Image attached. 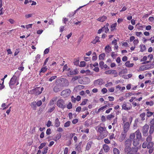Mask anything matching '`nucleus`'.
Returning a JSON list of instances; mask_svg holds the SVG:
<instances>
[{
  "label": "nucleus",
  "mask_w": 154,
  "mask_h": 154,
  "mask_svg": "<svg viewBox=\"0 0 154 154\" xmlns=\"http://www.w3.org/2000/svg\"><path fill=\"white\" fill-rule=\"evenodd\" d=\"M57 105L59 108L62 109H64L66 107L65 101L62 99H60L57 100Z\"/></svg>",
  "instance_id": "nucleus-1"
},
{
  "label": "nucleus",
  "mask_w": 154,
  "mask_h": 154,
  "mask_svg": "<svg viewBox=\"0 0 154 154\" xmlns=\"http://www.w3.org/2000/svg\"><path fill=\"white\" fill-rule=\"evenodd\" d=\"M149 128V126L147 124H146L143 126L142 130L143 136L146 137L148 136Z\"/></svg>",
  "instance_id": "nucleus-2"
},
{
  "label": "nucleus",
  "mask_w": 154,
  "mask_h": 154,
  "mask_svg": "<svg viewBox=\"0 0 154 154\" xmlns=\"http://www.w3.org/2000/svg\"><path fill=\"white\" fill-rule=\"evenodd\" d=\"M60 85L61 87H67L69 84V81L65 78H62L60 79Z\"/></svg>",
  "instance_id": "nucleus-3"
},
{
  "label": "nucleus",
  "mask_w": 154,
  "mask_h": 154,
  "mask_svg": "<svg viewBox=\"0 0 154 154\" xmlns=\"http://www.w3.org/2000/svg\"><path fill=\"white\" fill-rule=\"evenodd\" d=\"M79 72V71L77 69L73 70L72 69L70 68L67 72H66L67 75L69 77L71 76L72 75H77Z\"/></svg>",
  "instance_id": "nucleus-4"
},
{
  "label": "nucleus",
  "mask_w": 154,
  "mask_h": 154,
  "mask_svg": "<svg viewBox=\"0 0 154 154\" xmlns=\"http://www.w3.org/2000/svg\"><path fill=\"white\" fill-rule=\"evenodd\" d=\"M98 131L100 134L101 136L103 138L106 137L107 135V131L105 130H104L102 127L100 126L98 129Z\"/></svg>",
  "instance_id": "nucleus-5"
},
{
  "label": "nucleus",
  "mask_w": 154,
  "mask_h": 154,
  "mask_svg": "<svg viewBox=\"0 0 154 154\" xmlns=\"http://www.w3.org/2000/svg\"><path fill=\"white\" fill-rule=\"evenodd\" d=\"M71 93V91L69 89H67L63 90L61 93L60 95L64 98L69 97Z\"/></svg>",
  "instance_id": "nucleus-6"
},
{
  "label": "nucleus",
  "mask_w": 154,
  "mask_h": 154,
  "mask_svg": "<svg viewBox=\"0 0 154 154\" xmlns=\"http://www.w3.org/2000/svg\"><path fill=\"white\" fill-rule=\"evenodd\" d=\"M17 78V76L15 75H14L11 79L10 80L9 82V86L12 89L13 88L12 86L16 83Z\"/></svg>",
  "instance_id": "nucleus-7"
},
{
  "label": "nucleus",
  "mask_w": 154,
  "mask_h": 154,
  "mask_svg": "<svg viewBox=\"0 0 154 154\" xmlns=\"http://www.w3.org/2000/svg\"><path fill=\"white\" fill-rule=\"evenodd\" d=\"M61 86L59 84L56 85L53 88V91L55 93H57L61 91L62 89L61 88Z\"/></svg>",
  "instance_id": "nucleus-8"
},
{
  "label": "nucleus",
  "mask_w": 154,
  "mask_h": 154,
  "mask_svg": "<svg viewBox=\"0 0 154 154\" xmlns=\"http://www.w3.org/2000/svg\"><path fill=\"white\" fill-rule=\"evenodd\" d=\"M103 83V81L102 79H99L95 80L94 84L95 86L97 85H101Z\"/></svg>",
  "instance_id": "nucleus-9"
},
{
  "label": "nucleus",
  "mask_w": 154,
  "mask_h": 154,
  "mask_svg": "<svg viewBox=\"0 0 154 154\" xmlns=\"http://www.w3.org/2000/svg\"><path fill=\"white\" fill-rule=\"evenodd\" d=\"M135 135H136V139L140 140L142 138V135L140 130L138 129L135 132Z\"/></svg>",
  "instance_id": "nucleus-10"
},
{
  "label": "nucleus",
  "mask_w": 154,
  "mask_h": 154,
  "mask_svg": "<svg viewBox=\"0 0 154 154\" xmlns=\"http://www.w3.org/2000/svg\"><path fill=\"white\" fill-rule=\"evenodd\" d=\"M151 68V65L149 64L143 65L140 67V69L142 71H144L146 69H149Z\"/></svg>",
  "instance_id": "nucleus-11"
},
{
  "label": "nucleus",
  "mask_w": 154,
  "mask_h": 154,
  "mask_svg": "<svg viewBox=\"0 0 154 154\" xmlns=\"http://www.w3.org/2000/svg\"><path fill=\"white\" fill-rule=\"evenodd\" d=\"M130 127V124L129 122H127L125 123L123 127V130L125 131H128Z\"/></svg>",
  "instance_id": "nucleus-12"
},
{
  "label": "nucleus",
  "mask_w": 154,
  "mask_h": 154,
  "mask_svg": "<svg viewBox=\"0 0 154 154\" xmlns=\"http://www.w3.org/2000/svg\"><path fill=\"white\" fill-rule=\"evenodd\" d=\"M140 141L139 140L135 139L133 140V145L135 146H137L139 144Z\"/></svg>",
  "instance_id": "nucleus-13"
},
{
  "label": "nucleus",
  "mask_w": 154,
  "mask_h": 154,
  "mask_svg": "<svg viewBox=\"0 0 154 154\" xmlns=\"http://www.w3.org/2000/svg\"><path fill=\"white\" fill-rule=\"evenodd\" d=\"M60 122L58 118H56L54 122V126L56 127H59L60 125Z\"/></svg>",
  "instance_id": "nucleus-14"
},
{
  "label": "nucleus",
  "mask_w": 154,
  "mask_h": 154,
  "mask_svg": "<svg viewBox=\"0 0 154 154\" xmlns=\"http://www.w3.org/2000/svg\"><path fill=\"white\" fill-rule=\"evenodd\" d=\"M35 92V95H38L40 94L41 93V91H40L39 90V87H37L34 89Z\"/></svg>",
  "instance_id": "nucleus-15"
},
{
  "label": "nucleus",
  "mask_w": 154,
  "mask_h": 154,
  "mask_svg": "<svg viewBox=\"0 0 154 154\" xmlns=\"http://www.w3.org/2000/svg\"><path fill=\"white\" fill-rule=\"evenodd\" d=\"M126 106L127 105L126 103L125 102H124L122 106V109L126 110H130L131 108L130 107H127Z\"/></svg>",
  "instance_id": "nucleus-16"
},
{
  "label": "nucleus",
  "mask_w": 154,
  "mask_h": 154,
  "mask_svg": "<svg viewBox=\"0 0 154 154\" xmlns=\"http://www.w3.org/2000/svg\"><path fill=\"white\" fill-rule=\"evenodd\" d=\"M132 143V141L129 140V139H127L125 141V146H130L131 145Z\"/></svg>",
  "instance_id": "nucleus-17"
},
{
  "label": "nucleus",
  "mask_w": 154,
  "mask_h": 154,
  "mask_svg": "<svg viewBox=\"0 0 154 154\" xmlns=\"http://www.w3.org/2000/svg\"><path fill=\"white\" fill-rule=\"evenodd\" d=\"M103 148L104 152H108L109 150V146L106 144H104L103 145Z\"/></svg>",
  "instance_id": "nucleus-18"
},
{
  "label": "nucleus",
  "mask_w": 154,
  "mask_h": 154,
  "mask_svg": "<svg viewBox=\"0 0 154 154\" xmlns=\"http://www.w3.org/2000/svg\"><path fill=\"white\" fill-rule=\"evenodd\" d=\"M107 19V17L105 16H103L101 17H100L97 19V20L101 22H104Z\"/></svg>",
  "instance_id": "nucleus-19"
},
{
  "label": "nucleus",
  "mask_w": 154,
  "mask_h": 154,
  "mask_svg": "<svg viewBox=\"0 0 154 154\" xmlns=\"http://www.w3.org/2000/svg\"><path fill=\"white\" fill-rule=\"evenodd\" d=\"M40 58V55L39 54H37L35 57V62L37 63H38L41 60Z\"/></svg>",
  "instance_id": "nucleus-20"
},
{
  "label": "nucleus",
  "mask_w": 154,
  "mask_h": 154,
  "mask_svg": "<svg viewBox=\"0 0 154 154\" xmlns=\"http://www.w3.org/2000/svg\"><path fill=\"white\" fill-rule=\"evenodd\" d=\"M105 51L106 53H109L111 51V48L109 45L106 46L105 47Z\"/></svg>",
  "instance_id": "nucleus-21"
},
{
  "label": "nucleus",
  "mask_w": 154,
  "mask_h": 154,
  "mask_svg": "<svg viewBox=\"0 0 154 154\" xmlns=\"http://www.w3.org/2000/svg\"><path fill=\"white\" fill-rule=\"evenodd\" d=\"M125 64L126 66L128 67H132L134 65V64L133 63H130L129 61H127L126 62Z\"/></svg>",
  "instance_id": "nucleus-22"
},
{
  "label": "nucleus",
  "mask_w": 154,
  "mask_h": 154,
  "mask_svg": "<svg viewBox=\"0 0 154 154\" xmlns=\"http://www.w3.org/2000/svg\"><path fill=\"white\" fill-rule=\"evenodd\" d=\"M124 151L125 153L131 152V148L130 146H125Z\"/></svg>",
  "instance_id": "nucleus-23"
},
{
  "label": "nucleus",
  "mask_w": 154,
  "mask_h": 154,
  "mask_svg": "<svg viewBox=\"0 0 154 154\" xmlns=\"http://www.w3.org/2000/svg\"><path fill=\"white\" fill-rule=\"evenodd\" d=\"M135 133H131L130 135L129 139L130 140L132 141H133L134 139H135Z\"/></svg>",
  "instance_id": "nucleus-24"
},
{
  "label": "nucleus",
  "mask_w": 154,
  "mask_h": 154,
  "mask_svg": "<svg viewBox=\"0 0 154 154\" xmlns=\"http://www.w3.org/2000/svg\"><path fill=\"white\" fill-rule=\"evenodd\" d=\"M92 144V142L91 141H89L88 143L86 146V149L87 150H88L90 149L91 147Z\"/></svg>",
  "instance_id": "nucleus-25"
},
{
  "label": "nucleus",
  "mask_w": 154,
  "mask_h": 154,
  "mask_svg": "<svg viewBox=\"0 0 154 154\" xmlns=\"http://www.w3.org/2000/svg\"><path fill=\"white\" fill-rule=\"evenodd\" d=\"M154 131V126H150L149 130V135H151L153 134Z\"/></svg>",
  "instance_id": "nucleus-26"
},
{
  "label": "nucleus",
  "mask_w": 154,
  "mask_h": 154,
  "mask_svg": "<svg viewBox=\"0 0 154 154\" xmlns=\"http://www.w3.org/2000/svg\"><path fill=\"white\" fill-rule=\"evenodd\" d=\"M147 148L149 149L150 148H153L154 145V143L152 142H149L147 143Z\"/></svg>",
  "instance_id": "nucleus-27"
},
{
  "label": "nucleus",
  "mask_w": 154,
  "mask_h": 154,
  "mask_svg": "<svg viewBox=\"0 0 154 154\" xmlns=\"http://www.w3.org/2000/svg\"><path fill=\"white\" fill-rule=\"evenodd\" d=\"M146 139V142L147 143L152 142V136L151 135H148Z\"/></svg>",
  "instance_id": "nucleus-28"
},
{
  "label": "nucleus",
  "mask_w": 154,
  "mask_h": 154,
  "mask_svg": "<svg viewBox=\"0 0 154 154\" xmlns=\"http://www.w3.org/2000/svg\"><path fill=\"white\" fill-rule=\"evenodd\" d=\"M113 154H119L120 151L117 148H115L113 149Z\"/></svg>",
  "instance_id": "nucleus-29"
},
{
  "label": "nucleus",
  "mask_w": 154,
  "mask_h": 154,
  "mask_svg": "<svg viewBox=\"0 0 154 154\" xmlns=\"http://www.w3.org/2000/svg\"><path fill=\"white\" fill-rule=\"evenodd\" d=\"M69 69L70 68L68 67L67 65L66 64L63 67V71L64 72V71H65L66 72H67Z\"/></svg>",
  "instance_id": "nucleus-30"
},
{
  "label": "nucleus",
  "mask_w": 154,
  "mask_h": 154,
  "mask_svg": "<svg viewBox=\"0 0 154 154\" xmlns=\"http://www.w3.org/2000/svg\"><path fill=\"white\" fill-rule=\"evenodd\" d=\"M36 102L35 101L31 103V106L33 109H35L36 108Z\"/></svg>",
  "instance_id": "nucleus-31"
},
{
  "label": "nucleus",
  "mask_w": 154,
  "mask_h": 154,
  "mask_svg": "<svg viewBox=\"0 0 154 154\" xmlns=\"http://www.w3.org/2000/svg\"><path fill=\"white\" fill-rule=\"evenodd\" d=\"M140 51L141 52H143L146 49V47L145 45H140Z\"/></svg>",
  "instance_id": "nucleus-32"
},
{
  "label": "nucleus",
  "mask_w": 154,
  "mask_h": 154,
  "mask_svg": "<svg viewBox=\"0 0 154 154\" xmlns=\"http://www.w3.org/2000/svg\"><path fill=\"white\" fill-rule=\"evenodd\" d=\"M105 57L104 53H102L100 54L99 56V59L100 60H103Z\"/></svg>",
  "instance_id": "nucleus-33"
},
{
  "label": "nucleus",
  "mask_w": 154,
  "mask_h": 154,
  "mask_svg": "<svg viewBox=\"0 0 154 154\" xmlns=\"http://www.w3.org/2000/svg\"><path fill=\"white\" fill-rule=\"evenodd\" d=\"M146 114L145 112H143L140 115V117L141 118V120L142 121H143L145 119V118H144Z\"/></svg>",
  "instance_id": "nucleus-34"
},
{
  "label": "nucleus",
  "mask_w": 154,
  "mask_h": 154,
  "mask_svg": "<svg viewBox=\"0 0 154 154\" xmlns=\"http://www.w3.org/2000/svg\"><path fill=\"white\" fill-rule=\"evenodd\" d=\"M153 112L148 111L146 113V115L147 117H150L153 115Z\"/></svg>",
  "instance_id": "nucleus-35"
},
{
  "label": "nucleus",
  "mask_w": 154,
  "mask_h": 154,
  "mask_svg": "<svg viewBox=\"0 0 154 154\" xmlns=\"http://www.w3.org/2000/svg\"><path fill=\"white\" fill-rule=\"evenodd\" d=\"M47 68L46 66L43 67L40 70V72L44 73L47 71Z\"/></svg>",
  "instance_id": "nucleus-36"
},
{
  "label": "nucleus",
  "mask_w": 154,
  "mask_h": 154,
  "mask_svg": "<svg viewBox=\"0 0 154 154\" xmlns=\"http://www.w3.org/2000/svg\"><path fill=\"white\" fill-rule=\"evenodd\" d=\"M71 122L69 121H68L66 122L64 124V127L65 128H67L69 127L70 124Z\"/></svg>",
  "instance_id": "nucleus-37"
},
{
  "label": "nucleus",
  "mask_w": 154,
  "mask_h": 154,
  "mask_svg": "<svg viewBox=\"0 0 154 154\" xmlns=\"http://www.w3.org/2000/svg\"><path fill=\"white\" fill-rule=\"evenodd\" d=\"M117 23H115L113 24H112L111 26V30L112 31L113 30H114L115 29L116 27L117 26Z\"/></svg>",
  "instance_id": "nucleus-38"
},
{
  "label": "nucleus",
  "mask_w": 154,
  "mask_h": 154,
  "mask_svg": "<svg viewBox=\"0 0 154 154\" xmlns=\"http://www.w3.org/2000/svg\"><path fill=\"white\" fill-rule=\"evenodd\" d=\"M61 136V134L60 133H58L56 135V140H55L56 141H57V140H59Z\"/></svg>",
  "instance_id": "nucleus-39"
},
{
  "label": "nucleus",
  "mask_w": 154,
  "mask_h": 154,
  "mask_svg": "<svg viewBox=\"0 0 154 154\" xmlns=\"http://www.w3.org/2000/svg\"><path fill=\"white\" fill-rule=\"evenodd\" d=\"M138 122V120L137 119H136L135 120L134 123L133 125V127L134 128V129H135L137 127Z\"/></svg>",
  "instance_id": "nucleus-40"
},
{
  "label": "nucleus",
  "mask_w": 154,
  "mask_h": 154,
  "mask_svg": "<svg viewBox=\"0 0 154 154\" xmlns=\"http://www.w3.org/2000/svg\"><path fill=\"white\" fill-rule=\"evenodd\" d=\"M46 145V143H41L40 146L38 147V149H41L43 148Z\"/></svg>",
  "instance_id": "nucleus-41"
},
{
  "label": "nucleus",
  "mask_w": 154,
  "mask_h": 154,
  "mask_svg": "<svg viewBox=\"0 0 154 154\" xmlns=\"http://www.w3.org/2000/svg\"><path fill=\"white\" fill-rule=\"evenodd\" d=\"M85 62L84 61H81L80 63L79 66L80 67H83L85 66Z\"/></svg>",
  "instance_id": "nucleus-42"
},
{
  "label": "nucleus",
  "mask_w": 154,
  "mask_h": 154,
  "mask_svg": "<svg viewBox=\"0 0 154 154\" xmlns=\"http://www.w3.org/2000/svg\"><path fill=\"white\" fill-rule=\"evenodd\" d=\"M147 143L145 141L142 145V147L143 148H145L146 147L147 148Z\"/></svg>",
  "instance_id": "nucleus-43"
},
{
  "label": "nucleus",
  "mask_w": 154,
  "mask_h": 154,
  "mask_svg": "<svg viewBox=\"0 0 154 154\" xmlns=\"http://www.w3.org/2000/svg\"><path fill=\"white\" fill-rule=\"evenodd\" d=\"M125 137L121 134L119 138V140L120 142H122L125 138Z\"/></svg>",
  "instance_id": "nucleus-44"
},
{
  "label": "nucleus",
  "mask_w": 154,
  "mask_h": 154,
  "mask_svg": "<svg viewBox=\"0 0 154 154\" xmlns=\"http://www.w3.org/2000/svg\"><path fill=\"white\" fill-rule=\"evenodd\" d=\"M114 116L112 115V114H111L109 115H108L107 116V119L108 120H110L111 118H114Z\"/></svg>",
  "instance_id": "nucleus-45"
},
{
  "label": "nucleus",
  "mask_w": 154,
  "mask_h": 154,
  "mask_svg": "<svg viewBox=\"0 0 154 154\" xmlns=\"http://www.w3.org/2000/svg\"><path fill=\"white\" fill-rule=\"evenodd\" d=\"M57 77V76L56 75L52 76L48 80V81L50 82H52L53 80L55 79Z\"/></svg>",
  "instance_id": "nucleus-46"
},
{
  "label": "nucleus",
  "mask_w": 154,
  "mask_h": 154,
  "mask_svg": "<svg viewBox=\"0 0 154 154\" xmlns=\"http://www.w3.org/2000/svg\"><path fill=\"white\" fill-rule=\"evenodd\" d=\"M132 152H137L138 150V148L137 147H132Z\"/></svg>",
  "instance_id": "nucleus-47"
},
{
  "label": "nucleus",
  "mask_w": 154,
  "mask_h": 154,
  "mask_svg": "<svg viewBox=\"0 0 154 154\" xmlns=\"http://www.w3.org/2000/svg\"><path fill=\"white\" fill-rule=\"evenodd\" d=\"M67 107L68 109H70L72 108V104L71 102H69L67 106Z\"/></svg>",
  "instance_id": "nucleus-48"
},
{
  "label": "nucleus",
  "mask_w": 154,
  "mask_h": 154,
  "mask_svg": "<svg viewBox=\"0 0 154 154\" xmlns=\"http://www.w3.org/2000/svg\"><path fill=\"white\" fill-rule=\"evenodd\" d=\"M88 101V99H84V100L82 102V103L80 104L81 105H85Z\"/></svg>",
  "instance_id": "nucleus-49"
},
{
  "label": "nucleus",
  "mask_w": 154,
  "mask_h": 154,
  "mask_svg": "<svg viewBox=\"0 0 154 154\" xmlns=\"http://www.w3.org/2000/svg\"><path fill=\"white\" fill-rule=\"evenodd\" d=\"M132 103L134 107L136 106H140V104H139L138 103H137L134 101L132 102Z\"/></svg>",
  "instance_id": "nucleus-50"
},
{
  "label": "nucleus",
  "mask_w": 154,
  "mask_h": 154,
  "mask_svg": "<svg viewBox=\"0 0 154 154\" xmlns=\"http://www.w3.org/2000/svg\"><path fill=\"white\" fill-rule=\"evenodd\" d=\"M80 77V76H75L74 77L72 78V80L73 81H75L76 80H77Z\"/></svg>",
  "instance_id": "nucleus-51"
},
{
  "label": "nucleus",
  "mask_w": 154,
  "mask_h": 154,
  "mask_svg": "<svg viewBox=\"0 0 154 154\" xmlns=\"http://www.w3.org/2000/svg\"><path fill=\"white\" fill-rule=\"evenodd\" d=\"M44 151L42 152L43 154H46L48 150V147H45L43 149Z\"/></svg>",
  "instance_id": "nucleus-52"
},
{
  "label": "nucleus",
  "mask_w": 154,
  "mask_h": 154,
  "mask_svg": "<svg viewBox=\"0 0 154 154\" xmlns=\"http://www.w3.org/2000/svg\"><path fill=\"white\" fill-rule=\"evenodd\" d=\"M50 50V48H48L46 49L44 52V54H46L48 53L49 52Z\"/></svg>",
  "instance_id": "nucleus-53"
},
{
  "label": "nucleus",
  "mask_w": 154,
  "mask_h": 154,
  "mask_svg": "<svg viewBox=\"0 0 154 154\" xmlns=\"http://www.w3.org/2000/svg\"><path fill=\"white\" fill-rule=\"evenodd\" d=\"M104 65V63L102 61H100L99 63L100 67L101 69H103V67Z\"/></svg>",
  "instance_id": "nucleus-54"
},
{
  "label": "nucleus",
  "mask_w": 154,
  "mask_h": 154,
  "mask_svg": "<svg viewBox=\"0 0 154 154\" xmlns=\"http://www.w3.org/2000/svg\"><path fill=\"white\" fill-rule=\"evenodd\" d=\"M51 133V131L50 128L48 129L46 131V134L47 135H49Z\"/></svg>",
  "instance_id": "nucleus-55"
},
{
  "label": "nucleus",
  "mask_w": 154,
  "mask_h": 154,
  "mask_svg": "<svg viewBox=\"0 0 154 154\" xmlns=\"http://www.w3.org/2000/svg\"><path fill=\"white\" fill-rule=\"evenodd\" d=\"M112 82H109L105 84V86L107 87L109 86H112Z\"/></svg>",
  "instance_id": "nucleus-56"
},
{
  "label": "nucleus",
  "mask_w": 154,
  "mask_h": 154,
  "mask_svg": "<svg viewBox=\"0 0 154 154\" xmlns=\"http://www.w3.org/2000/svg\"><path fill=\"white\" fill-rule=\"evenodd\" d=\"M127 131H125L123 130V131L122 132L121 135L126 137L127 135Z\"/></svg>",
  "instance_id": "nucleus-57"
},
{
  "label": "nucleus",
  "mask_w": 154,
  "mask_h": 154,
  "mask_svg": "<svg viewBox=\"0 0 154 154\" xmlns=\"http://www.w3.org/2000/svg\"><path fill=\"white\" fill-rule=\"evenodd\" d=\"M146 103L147 105H149L150 106H152L153 105V103L152 101L148 102L147 101L146 102Z\"/></svg>",
  "instance_id": "nucleus-58"
},
{
  "label": "nucleus",
  "mask_w": 154,
  "mask_h": 154,
  "mask_svg": "<svg viewBox=\"0 0 154 154\" xmlns=\"http://www.w3.org/2000/svg\"><path fill=\"white\" fill-rule=\"evenodd\" d=\"M98 63H95L94 64H90V66L91 67H92L93 66H94L95 67V66H98Z\"/></svg>",
  "instance_id": "nucleus-59"
},
{
  "label": "nucleus",
  "mask_w": 154,
  "mask_h": 154,
  "mask_svg": "<svg viewBox=\"0 0 154 154\" xmlns=\"http://www.w3.org/2000/svg\"><path fill=\"white\" fill-rule=\"evenodd\" d=\"M78 121H79V120L78 119H74L72 120V123L74 124H76V123H77L78 122Z\"/></svg>",
  "instance_id": "nucleus-60"
},
{
  "label": "nucleus",
  "mask_w": 154,
  "mask_h": 154,
  "mask_svg": "<svg viewBox=\"0 0 154 154\" xmlns=\"http://www.w3.org/2000/svg\"><path fill=\"white\" fill-rule=\"evenodd\" d=\"M147 57L146 56H144L143 58L140 60L141 62L145 61L147 60Z\"/></svg>",
  "instance_id": "nucleus-61"
},
{
  "label": "nucleus",
  "mask_w": 154,
  "mask_h": 154,
  "mask_svg": "<svg viewBox=\"0 0 154 154\" xmlns=\"http://www.w3.org/2000/svg\"><path fill=\"white\" fill-rule=\"evenodd\" d=\"M42 102L41 100H39L36 103V105L38 106H40L42 104Z\"/></svg>",
  "instance_id": "nucleus-62"
},
{
  "label": "nucleus",
  "mask_w": 154,
  "mask_h": 154,
  "mask_svg": "<svg viewBox=\"0 0 154 154\" xmlns=\"http://www.w3.org/2000/svg\"><path fill=\"white\" fill-rule=\"evenodd\" d=\"M68 152V149L67 147H66L64 151V154H67Z\"/></svg>",
  "instance_id": "nucleus-63"
},
{
  "label": "nucleus",
  "mask_w": 154,
  "mask_h": 154,
  "mask_svg": "<svg viewBox=\"0 0 154 154\" xmlns=\"http://www.w3.org/2000/svg\"><path fill=\"white\" fill-rule=\"evenodd\" d=\"M150 123L151 124L150 126H154V119H152L150 121Z\"/></svg>",
  "instance_id": "nucleus-64"
}]
</instances>
